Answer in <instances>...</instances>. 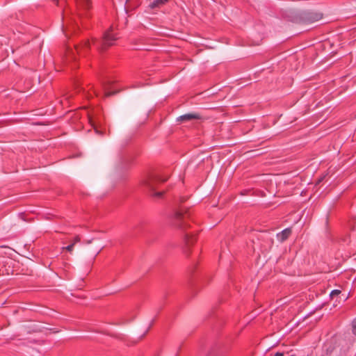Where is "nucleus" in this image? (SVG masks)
<instances>
[{"label": "nucleus", "instance_id": "obj_14", "mask_svg": "<svg viewBox=\"0 0 356 356\" xmlns=\"http://www.w3.org/2000/svg\"><path fill=\"white\" fill-rule=\"evenodd\" d=\"M74 243H71L69 245L66 246V247H63V250H66L67 251L71 252H72L73 249H74Z\"/></svg>", "mask_w": 356, "mask_h": 356}, {"label": "nucleus", "instance_id": "obj_13", "mask_svg": "<svg viewBox=\"0 0 356 356\" xmlns=\"http://www.w3.org/2000/svg\"><path fill=\"white\" fill-rule=\"evenodd\" d=\"M341 291L339 289L332 290L330 294L331 298H334V297L339 296Z\"/></svg>", "mask_w": 356, "mask_h": 356}, {"label": "nucleus", "instance_id": "obj_5", "mask_svg": "<svg viewBox=\"0 0 356 356\" xmlns=\"http://www.w3.org/2000/svg\"><path fill=\"white\" fill-rule=\"evenodd\" d=\"M93 44L99 50L104 51L111 44V38L109 32L105 33L100 42H94Z\"/></svg>", "mask_w": 356, "mask_h": 356}, {"label": "nucleus", "instance_id": "obj_16", "mask_svg": "<svg viewBox=\"0 0 356 356\" xmlns=\"http://www.w3.org/2000/svg\"><path fill=\"white\" fill-rule=\"evenodd\" d=\"M79 241H80V238H79V236H76L74 238V241H73L72 243H74V245H75L76 243H78V242H79Z\"/></svg>", "mask_w": 356, "mask_h": 356}, {"label": "nucleus", "instance_id": "obj_21", "mask_svg": "<svg viewBox=\"0 0 356 356\" xmlns=\"http://www.w3.org/2000/svg\"><path fill=\"white\" fill-rule=\"evenodd\" d=\"M105 95L107 96V97L109 96L110 95V92L105 91Z\"/></svg>", "mask_w": 356, "mask_h": 356}, {"label": "nucleus", "instance_id": "obj_8", "mask_svg": "<svg viewBox=\"0 0 356 356\" xmlns=\"http://www.w3.org/2000/svg\"><path fill=\"white\" fill-rule=\"evenodd\" d=\"M292 234L291 227H288L277 234V238L280 243L286 241Z\"/></svg>", "mask_w": 356, "mask_h": 356}, {"label": "nucleus", "instance_id": "obj_11", "mask_svg": "<svg viewBox=\"0 0 356 356\" xmlns=\"http://www.w3.org/2000/svg\"><path fill=\"white\" fill-rule=\"evenodd\" d=\"M170 0H154L153 2H152L149 7L151 9H154L156 8H161L162 6L165 5L166 3H168Z\"/></svg>", "mask_w": 356, "mask_h": 356}, {"label": "nucleus", "instance_id": "obj_7", "mask_svg": "<svg viewBox=\"0 0 356 356\" xmlns=\"http://www.w3.org/2000/svg\"><path fill=\"white\" fill-rule=\"evenodd\" d=\"M90 48V43L88 40L83 41L81 44L75 46V49L77 54L83 56L87 54Z\"/></svg>", "mask_w": 356, "mask_h": 356}, {"label": "nucleus", "instance_id": "obj_12", "mask_svg": "<svg viewBox=\"0 0 356 356\" xmlns=\"http://www.w3.org/2000/svg\"><path fill=\"white\" fill-rule=\"evenodd\" d=\"M113 339L124 341L126 340V336L124 334L113 332Z\"/></svg>", "mask_w": 356, "mask_h": 356}, {"label": "nucleus", "instance_id": "obj_20", "mask_svg": "<svg viewBox=\"0 0 356 356\" xmlns=\"http://www.w3.org/2000/svg\"><path fill=\"white\" fill-rule=\"evenodd\" d=\"M70 29L71 28L68 26L65 29H63V31L65 33L66 35L67 34V32L69 31Z\"/></svg>", "mask_w": 356, "mask_h": 356}, {"label": "nucleus", "instance_id": "obj_18", "mask_svg": "<svg viewBox=\"0 0 356 356\" xmlns=\"http://www.w3.org/2000/svg\"><path fill=\"white\" fill-rule=\"evenodd\" d=\"M325 177V176H322V177H321L318 179L316 184H318L319 183H321V182L324 179Z\"/></svg>", "mask_w": 356, "mask_h": 356}, {"label": "nucleus", "instance_id": "obj_2", "mask_svg": "<svg viewBox=\"0 0 356 356\" xmlns=\"http://www.w3.org/2000/svg\"><path fill=\"white\" fill-rule=\"evenodd\" d=\"M323 17V14L321 12L314 10H307L296 13L293 17L292 21L296 24H309L319 21Z\"/></svg>", "mask_w": 356, "mask_h": 356}, {"label": "nucleus", "instance_id": "obj_10", "mask_svg": "<svg viewBox=\"0 0 356 356\" xmlns=\"http://www.w3.org/2000/svg\"><path fill=\"white\" fill-rule=\"evenodd\" d=\"M76 2L79 9L83 8L87 10L90 8L91 3L90 0H76Z\"/></svg>", "mask_w": 356, "mask_h": 356}, {"label": "nucleus", "instance_id": "obj_6", "mask_svg": "<svg viewBox=\"0 0 356 356\" xmlns=\"http://www.w3.org/2000/svg\"><path fill=\"white\" fill-rule=\"evenodd\" d=\"M202 119V115L197 113H186L184 115H182L177 118V122H184L187 121H191L193 120H200Z\"/></svg>", "mask_w": 356, "mask_h": 356}, {"label": "nucleus", "instance_id": "obj_4", "mask_svg": "<svg viewBox=\"0 0 356 356\" xmlns=\"http://www.w3.org/2000/svg\"><path fill=\"white\" fill-rule=\"evenodd\" d=\"M135 156L131 152H125L120 158V162L117 166L119 172H127L134 165Z\"/></svg>", "mask_w": 356, "mask_h": 356}, {"label": "nucleus", "instance_id": "obj_1", "mask_svg": "<svg viewBox=\"0 0 356 356\" xmlns=\"http://www.w3.org/2000/svg\"><path fill=\"white\" fill-rule=\"evenodd\" d=\"M168 177H161L159 175H149L143 182V184L149 190V195L156 199H160L165 193L164 191L156 192L159 186L168 180Z\"/></svg>", "mask_w": 356, "mask_h": 356}, {"label": "nucleus", "instance_id": "obj_24", "mask_svg": "<svg viewBox=\"0 0 356 356\" xmlns=\"http://www.w3.org/2000/svg\"><path fill=\"white\" fill-rule=\"evenodd\" d=\"M115 93V92L114 90H113V92H112L113 95Z\"/></svg>", "mask_w": 356, "mask_h": 356}, {"label": "nucleus", "instance_id": "obj_22", "mask_svg": "<svg viewBox=\"0 0 356 356\" xmlns=\"http://www.w3.org/2000/svg\"><path fill=\"white\" fill-rule=\"evenodd\" d=\"M185 200H186L185 197H181V202H184Z\"/></svg>", "mask_w": 356, "mask_h": 356}, {"label": "nucleus", "instance_id": "obj_3", "mask_svg": "<svg viewBox=\"0 0 356 356\" xmlns=\"http://www.w3.org/2000/svg\"><path fill=\"white\" fill-rule=\"evenodd\" d=\"M190 215L187 211H184L182 209L176 210L170 216L171 224L183 230H186L191 227L188 220Z\"/></svg>", "mask_w": 356, "mask_h": 356}, {"label": "nucleus", "instance_id": "obj_17", "mask_svg": "<svg viewBox=\"0 0 356 356\" xmlns=\"http://www.w3.org/2000/svg\"><path fill=\"white\" fill-rule=\"evenodd\" d=\"M127 322V321H122V322H120V321H116L115 323H113V325H122V324H124Z\"/></svg>", "mask_w": 356, "mask_h": 356}, {"label": "nucleus", "instance_id": "obj_19", "mask_svg": "<svg viewBox=\"0 0 356 356\" xmlns=\"http://www.w3.org/2000/svg\"><path fill=\"white\" fill-rule=\"evenodd\" d=\"M275 356H284V353L281 352H277L275 354Z\"/></svg>", "mask_w": 356, "mask_h": 356}, {"label": "nucleus", "instance_id": "obj_9", "mask_svg": "<svg viewBox=\"0 0 356 356\" xmlns=\"http://www.w3.org/2000/svg\"><path fill=\"white\" fill-rule=\"evenodd\" d=\"M184 241L187 246H190L196 241V237L192 232H186L184 235Z\"/></svg>", "mask_w": 356, "mask_h": 356}, {"label": "nucleus", "instance_id": "obj_15", "mask_svg": "<svg viewBox=\"0 0 356 356\" xmlns=\"http://www.w3.org/2000/svg\"><path fill=\"white\" fill-rule=\"evenodd\" d=\"M352 332L356 335V318L352 322Z\"/></svg>", "mask_w": 356, "mask_h": 356}, {"label": "nucleus", "instance_id": "obj_23", "mask_svg": "<svg viewBox=\"0 0 356 356\" xmlns=\"http://www.w3.org/2000/svg\"><path fill=\"white\" fill-rule=\"evenodd\" d=\"M117 38L114 37V35H113V38H112V40L113 41H114L115 40H116Z\"/></svg>", "mask_w": 356, "mask_h": 356}]
</instances>
